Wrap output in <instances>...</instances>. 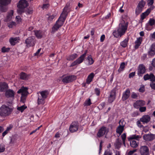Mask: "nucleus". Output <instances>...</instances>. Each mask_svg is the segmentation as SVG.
Listing matches in <instances>:
<instances>
[{"label": "nucleus", "instance_id": "nucleus-24", "mask_svg": "<svg viewBox=\"0 0 155 155\" xmlns=\"http://www.w3.org/2000/svg\"><path fill=\"white\" fill-rule=\"evenodd\" d=\"M39 93L41 95L40 97L45 99H46L48 97L49 93V92L47 90L39 91Z\"/></svg>", "mask_w": 155, "mask_h": 155}, {"label": "nucleus", "instance_id": "nucleus-45", "mask_svg": "<svg viewBox=\"0 0 155 155\" xmlns=\"http://www.w3.org/2000/svg\"><path fill=\"white\" fill-rule=\"evenodd\" d=\"M148 23L149 25L151 26H152L155 24V20L153 19H150Z\"/></svg>", "mask_w": 155, "mask_h": 155}, {"label": "nucleus", "instance_id": "nucleus-13", "mask_svg": "<svg viewBox=\"0 0 155 155\" xmlns=\"http://www.w3.org/2000/svg\"><path fill=\"white\" fill-rule=\"evenodd\" d=\"M15 93L12 90L8 89L6 90L5 93V97L8 98H14L15 97Z\"/></svg>", "mask_w": 155, "mask_h": 155}, {"label": "nucleus", "instance_id": "nucleus-10", "mask_svg": "<svg viewBox=\"0 0 155 155\" xmlns=\"http://www.w3.org/2000/svg\"><path fill=\"white\" fill-rule=\"evenodd\" d=\"M149 58L153 57L155 55V43H153L149 48L147 53Z\"/></svg>", "mask_w": 155, "mask_h": 155}, {"label": "nucleus", "instance_id": "nucleus-4", "mask_svg": "<svg viewBox=\"0 0 155 155\" xmlns=\"http://www.w3.org/2000/svg\"><path fill=\"white\" fill-rule=\"evenodd\" d=\"M11 0H0V10L1 12H5L7 11V6L11 2Z\"/></svg>", "mask_w": 155, "mask_h": 155}, {"label": "nucleus", "instance_id": "nucleus-29", "mask_svg": "<svg viewBox=\"0 0 155 155\" xmlns=\"http://www.w3.org/2000/svg\"><path fill=\"white\" fill-rule=\"evenodd\" d=\"M128 41L129 38H126L120 42V45L123 48H125L127 46Z\"/></svg>", "mask_w": 155, "mask_h": 155}, {"label": "nucleus", "instance_id": "nucleus-34", "mask_svg": "<svg viewBox=\"0 0 155 155\" xmlns=\"http://www.w3.org/2000/svg\"><path fill=\"white\" fill-rule=\"evenodd\" d=\"M18 38L17 37L10 38L9 39V42L10 44L12 45H15L16 43L18 41Z\"/></svg>", "mask_w": 155, "mask_h": 155}, {"label": "nucleus", "instance_id": "nucleus-11", "mask_svg": "<svg viewBox=\"0 0 155 155\" xmlns=\"http://www.w3.org/2000/svg\"><path fill=\"white\" fill-rule=\"evenodd\" d=\"M79 127L78 123L77 121L72 122L70 126L69 130L71 132H74L78 130Z\"/></svg>", "mask_w": 155, "mask_h": 155}, {"label": "nucleus", "instance_id": "nucleus-14", "mask_svg": "<svg viewBox=\"0 0 155 155\" xmlns=\"http://www.w3.org/2000/svg\"><path fill=\"white\" fill-rule=\"evenodd\" d=\"M107 131V127L104 126H102L99 129L97 134V136L100 138L105 135Z\"/></svg>", "mask_w": 155, "mask_h": 155}, {"label": "nucleus", "instance_id": "nucleus-54", "mask_svg": "<svg viewBox=\"0 0 155 155\" xmlns=\"http://www.w3.org/2000/svg\"><path fill=\"white\" fill-rule=\"evenodd\" d=\"M13 10H11L10 13H9L7 16V18L8 19L11 18L13 16Z\"/></svg>", "mask_w": 155, "mask_h": 155}, {"label": "nucleus", "instance_id": "nucleus-47", "mask_svg": "<svg viewBox=\"0 0 155 155\" xmlns=\"http://www.w3.org/2000/svg\"><path fill=\"white\" fill-rule=\"evenodd\" d=\"M94 92L95 94L97 96H99L100 94V90L98 88H96L94 89Z\"/></svg>", "mask_w": 155, "mask_h": 155}, {"label": "nucleus", "instance_id": "nucleus-31", "mask_svg": "<svg viewBox=\"0 0 155 155\" xmlns=\"http://www.w3.org/2000/svg\"><path fill=\"white\" fill-rule=\"evenodd\" d=\"M45 99L41 97L40 95L38 96V98L37 100V104L38 105H43L45 102Z\"/></svg>", "mask_w": 155, "mask_h": 155}, {"label": "nucleus", "instance_id": "nucleus-51", "mask_svg": "<svg viewBox=\"0 0 155 155\" xmlns=\"http://www.w3.org/2000/svg\"><path fill=\"white\" fill-rule=\"evenodd\" d=\"M24 8H18V9L17 10L18 13L21 15L22 13L24 12Z\"/></svg>", "mask_w": 155, "mask_h": 155}, {"label": "nucleus", "instance_id": "nucleus-21", "mask_svg": "<svg viewBox=\"0 0 155 155\" xmlns=\"http://www.w3.org/2000/svg\"><path fill=\"white\" fill-rule=\"evenodd\" d=\"M30 74H27L23 72H21L19 74L20 79L24 80H28L30 78Z\"/></svg>", "mask_w": 155, "mask_h": 155}, {"label": "nucleus", "instance_id": "nucleus-36", "mask_svg": "<svg viewBox=\"0 0 155 155\" xmlns=\"http://www.w3.org/2000/svg\"><path fill=\"white\" fill-rule=\"evenodd\" d=\"M114 144L116 148L119 149L122 143L121 141H120L119 139H117Z\"/></svg>", "mask_w": 155, "mask_h": 155}, {"label": "nucleus", "instance_id": "nucleus-33", "mask_svg": "<svg viewBox=\"0 0 155 155\" xmlns=\"http://www.w3.org/2000/svg\"><path fill=\"white\" fill-rule=\"evenodd\" d=\"M87 60L88 64L87 65H89L93 64L94 62V61L92 58L91 55H89L87 58Z\"/></svg>", "mask_w": 155, "mask_h": 155}, {"label": "nucleus", "instance_id": "nucleus-52", "mask_svg": "<svg viewBox=\"0 0 155 155\" xmlns=\"http://www.w3.org/2000/svg\"><path fill=\"white\" fill-rule=\"evenodd\" d=\"M139 111L141 112H145L146 110V107L142 106L139 108Z\"/></svg>", "mask_w": 155, "mask_h": 155}, {"label": "nucleus", "instance_id": "nucleus-42", "mask_svg": "<svg viewBox=\"0 0 155 155\" xmlns=\"http://www.w3.org/2000/svg\"><path fill=\"white\" fill-rule=\"evenodd\" d=\"M27 108V107L25 105H23L21 107H18L17 109L19 111L22 112L24 110Z\"/></svg>", "mask_w": 155, "mask_h": 155}, {"label": "nucleus", "instance_id": "nucleus-35", "mask_svg": "<svg viewBox=\"0 0 155 155\" xmlns=\"http://www.w3.org/2000/svg\"><path fill=\"white\" fill-rule=\"evenodd\" d=\"M13 127V126L12 125H10L8 127H7L6 130L2 134V136L3 137H4L8 133V132L11 130Z\"/></svg>", "mask_w": 155, "mask_h": 155}, {"label": "nucleus", "instance_id": "nucleus-16", "mask_svg": "<svg viewBox=\"0 0 155 155\" xmlns=\"http://www.w3.org/2000/svg\"><path fill=\"white\" fill-rule=\"evenodd\" d=\"M28 90V87L23 86L18 91L17 93L18 94L21 93L22 96H27L29 94Z\"/></svg>", "mask_w": 155, "mask_h": 155}, {"label": "nucleus", "instance_id": "nucleus-9", "mask_svg": "<svg viewBox=\"0 0 155 155\" xmlns=\"http://www.w3.org/2000/svg\"><path fill=\"white\" fill-rule=\"evenodd\" d=\"M146 68L144 65L141 64L139 65L137 71V75L139 77H142L146 72Z\"/></svg>", "mask_w": 155, "mask_h": 155}, {"label": "nucleus", "instance_id": "nucleus-12", "mask_svg": "<svg viewBox=\"0 0 155 155\" xmlns=\"http://www.w3.org/2000/svg\"><path fill=\"white\" fill-rule=\"evenodd\" d=\"M145 102L144 101L138 100L136 101L134 104V107L137 109L145 105Z\"/></svg>", "mask_w": 155, "mask_h": 155}, {"label": "nucleus", "instance_id": "nucleus-64", "mask_svg": "<svg viewBox=\"0 0 155 155\" xmlns=\"http://www.w3.org/2000/svg\"><path fill=\"white\" fill-rule=\"evenodd\" d=\"M105 38V35H102L101 37L100 41L101 42L104 41Z\"/></svg>", "mask_w": 155, "mask_h": 155}, {"label": "nucleus", "instance_id": "nucleus-7", "mask_svg": "<svg viewBox=\"0 0 155 155\" xmlns=\"http://www.w3.org/2000/svg\"><path fill=\"white\" fill-rule=\"evenodd\" d=\"M117 89L116 87H114L110 92V94L108 97V101L109 103H112L115 100L116 96V92Z\"/></svg>", "mask_w": 155, "mask_h": 155}, {"label": "nucleus", "instance_id": "nucleus-53", "mask_svg": "<svg viewBox=\"0 0 155 155\" xmlns=\"http://www.w3.org/2000/svg\"><path fill=\"white\" fill-rule=\"evenodd\" d=\"M55 16V15H53L49 16L48 17V21L49 23L50 22H51V21L53 20V19L54 18Z\"/></svg>", "mask_w": 155, "mask_h": 155}, {"label": "nucleus", "instance_id": "nucleus-32", "mask_svg": "<svg viewBox=\"0 0 155 155\" xmlns=\"http://www.w3.org/2000/svg\"><path fill=\"white\" fill-rule=\"evenodd\" d=\"M124 126H121L120 124L117 128L116 132L117 133L120 135L123 132L124 130Z\"/></svg>", "mask_w": 155, "mask_h": 155}, {"label": "nucleus", "instance_id": "nucleus-43", "mask_svg": "<svg viewBox=\"0 0 155 155\" xmlns=\"http://www.w3.org/2000/svg\"><path fill=\"white\" fill-rule=\"evenodd\" d=\"M139 95L138 93L136 94L134 92H132L131 93V97L133 99H137Z\"/></svg>", "mask_w": 155, "mask_h": 155}, {"label": "nucleus", "instance_id": "nucleus-37", "mask_svg": "<svg viewBox=\"0 0 155 155\" xmlns=\"http://www.w3.org/2000/svg\"><path fill=\"white\" fill-rule=\"evenodd\" d=\"M141 138L140 136L137 135H133L129 137L128 138V140H133V139H136L137 140H138V139Z\"/></svg>", "mask_w": 155, "mask_h": 155}, {"label": "nucleus", "instance_id": "nucleus-18", "mask_svg": "<svg viewBox=\"0 0 155 155\" xmlns=\"http://www.w3.org/2000/svg\"><path fill=\"white\" fill-rule=\"evenodd\" d=\"M130 91L129 89H127L122 94V100L123 101H125L130 96Z\"/></svg>", "mask_w": 155, "mask_h": 155}, {"label": "nucleus", "instance_id": "nucleus-55", "mask_svg": "<svg viewBox=\"0 0 155 155\" xmlns=\"http://www.w3.org/2000/svg\"><path fill=\"white\" fill-rule=\"evenodd\" d=\"M121 137L122 140L123 142H124V140H126V134L124 133L121 136Z\"/></svg>", "mask_w": 155, "mask_h": 155}, {"label": "nucleus", "instance_id": "nucleus-1", "mask_svg": "<svg viewBox=\"0 0 155 155\" xmlns=\"http://www.w3.org/2000/svg\"><path fill=\"white\" fill-rule=\"evenodd\" d=\"M128 25V22L121 23L119 24V26L117 30L114 31L113 34L114 36L116 38L121 37L123 35L127 29Z\"/></svg>", "mask_w": 155, "mask_h": 155}, {"label": "nucleus", "instance_id": "nucleus-46", "mask_svg": "<svg viewBox=\"0 0 155 155\" xmlns=\"http://www.w3.org/2000/svg\"><path fill=\"white\" fill-rule=\"evenodd\" d=\"M5 146L3 144H0V153L3 152L5 151Z\"/></svg>", "mask_w": 155, "mask_h": 155}, {"label": "nucleus", "instance_id": "nucleus-28", "mask_svg": "<svg viewBox=\"0 0 155 155\" xmlns=\"http://www.w3.org/2000/svg\"><path fill=\"white\" fill-rule=\"evenodd\" d=\"M36 37L38 39H41L42 38L43 33L40 30H35L34 31Z\"/></svg>", "mask_w": 155, "mask_h": 155}, {"label": "nucleus", "instance_id": "nucleus-61", "mask_svg": "<svg viewBox=\"0 0 155 155\" xmlns=\"http://www.w3.org/2000/svg\"><path fill=\"white\" fill-rule=\"evenodd\" d=\"M137 151L136 149H134L132 150H130L128 153V155H132L133 154L134 152Z\"/></svg>", "mask_w": 155, "mask_h": 155}, {"label": "nucleus", "instance_id": "nucleus-30", "mask_svg": "<svg viewBox=\"0 0 155 155\" xmlns=\"http://www.w3.org/2000/svg\"><path fill=\"white\" fill-rule=\"evenodd\" d=\"M78 54L76 53L69 55L66 58L67 60L70 61H73L78 57Z\"/></svg>", "mask_w": 155, "mask_h": 155}, {"label": "nucleus", "instance_id": "nucleus-3", "mask_svg": "<svg viewBox=\"0 0 155 155\" xmlns=\"http://www.w3.org/2000/svg\"><path fill=\"white\" fill-rule=\"evenodd\" d=\"M87 52V50H86L85 51L84 53L83 54L81 55L76 60L74 61L71 63L70 66L74 67L75 65H78L82 63L84 59Z\"/></svg>", "mask_w": 155, "mask_h": 155}, {"label": "nucleus", "instance_id": "nucleus-19", "mask_svg": "<svg viewBox=\"0 0 155 155\" xmlns=\"http://www.w3.org/2000/svg\"><path fill=\"white\" fill-rule=\"evenodd\" d=\"M144 140L147 141H150L153 140L155 138V135L153 134H145L143 136Z\"/></svg>", "mask_w": 155, "mask_h": 155}, {"label": "nucleus", "instance_id": "nucleus-2", "mask_svg": "<svg viewBox=\"0 0 155 155\" xmlns=\"http://www.w3.org/2000/svg\"><path fill=\"white\" fill-rule=\"evenodd\" d=\"M11 109L5 105H2L0 108V115L4 117L8 116L11 113Z\"/></svg>", "mask_w": 155, "mask_h": 155}, {"label": "nucleus", "instance_id": "nucleus-20", "mask_svg": "<svg viewBox=\"0 0 155 155\" xmlns=\"http://www.w3.org/2000/svg\"><path fill=\"white\" fill-rule=\"evenodd\" d=\"M150 116L148 115H145L140 119V121L143 124H147L150 121Z\"/></svg>", "mask_w": 155, "mask_h": 155}, {"label": "nucleus", "instance_id": "nucleus-39", "mask_svg": "<svg viewBox=\"0 0 155 155\" xmlns=\"http://www.w3.org/2000/svg\"><path fill=\"white\" fill-rule=\"evenodd\" d=\"M60 28L56 24L54 25L52 28L51 32L54 33L56 31H58V29Z\"/></svg>", "mask_w": 155, "mask_h": 155}, {"label": "nucleus", "instance_id": "nucleus-60", "mask_svg": "<svg viewBox=\"0 0 155 155\" xmlns=\"http://www.w3.org/2000/svg\"><path fill=\"white\" fill-rule=\"evenodd\" d=\"M104 155H112V153L109 150H106L105 151Z\"/></svg>", "mask_w": 155, "mask_h": 155}, {"label": "nucleus", "instance_id": "nucleus-41", "mask_svg": "<svg viewBox=\"0 0 155 155\" xmlns=\"http://www.w3.org/2000/svg\"><path fill=\"white\" fill-rule=\"evenodd\" d=\"M92 104V103L91 101V99L89 98L87 100H86L84 102V105L85 106H90L91 104Z\"/></svg>", "mask_w": 155, "mask_h": 155}, {"label": "nucleus", "instance_id": "nucleus-27", "mask_svg": "<svg viewBox=\"0 0 155 155\" xmlns=\"http://www.w3.org/2000/svg\"><path fill=\"white\" fill-rule=\"evenodd\" d=\"M94 76L93 73H91L87 77L86 79V83L87 84H89L92 81Z\"/></svg>", "mask_w": 155, "mask_h": 155}, {"label": "nucleus", "instance_id": "nucleus-44", "mask_svg": "<svg viewBox=\"0 0 155 155\" xmlns=\"http://www.w3.org/2000/svg\"><path fill=\"white\" fill-rule=\"evenodd\" d=\"M10 49L9 48H6L5 47H3L2 48V52L3 53L7 52L9 51Z\"/></svg>", "mask_w": 155, "mask_h": 155}, {"label": "nucleus", "instance_id": "nucleus-8", "mask_svg": "<svg viewBox=\"0 0 155 155\" xmlns=\"http://www.w3.org/2000/svg\"><path fill=\"white\" fill-rule=\"evenodd\" d=\"M35 40L34 37H30L26 39L25 41V43L28 47L33 46L35 45Z\"/></svg>", "mask_w": 155, "mask_h": 155}, {"label": "nucleus", "instance_id": "nucleus-26", "mask_svg": "<svg viewBox=\"0 0 155 155\" xmlns=\"http://www.w3.org/2000/svg\"><path fill=\"white\" fill-rule=\"evenodd\" d=\"M130 146L133 148H136L138 146L139 142H137L136 141L134 140H130Z\"/></svg>", "mask_w": 155, "mask_h": 155}, {"label": "nucleus", "instance_id": "nucleus-6", "mask_svg": "<svg viewBox=\"0 0 155 155\" xmlns=\"http://www.w3.org/2000/svg\"><path fill=\"white\" fill-rule=\"evenodd\" d=\"M76 78V76L74 75H67L62 79V81L64 83L67 84L73 82Z\"/></svg>", "mask_w": 155, "mask_h": 155}, {"label": "nucleus", "instance_id": "nucleus-48", "mask_svg": "<svg viewBox=\"0 0 155 155\" xmlns=\"http://www.w3.org/2000/svg\"><path fill=\"white\" fill-rule=\"evenodd\" d=\"M64 22L62 21H59V20H57L56 23V24H57L58 27L60 28L63 24Z\"/></svg>", "mask_w": 155, "mask_h": 155}, {"label": "nucleus", "instance_id": "nucleus-50", "mask_svg": "<svg viewBox=\"0 0 155 155\" xmlns=\"http://www.w3.org/2000/svg\"><path fill=\"white\" fill-rule=\"evenodd\" d=\"M150 86L152 89L155 90V80L153 81H151Z\"/></svg>", "mask_w": 155, "mask_h": 155}, {"label": "nucleus", "instance_id": "nucleus-15", "mask_svg": "<svg viewBox=\"0 0 155 155\" xmlns=\"http://www.w3.org/2000/svg\"><path fill=\"white\" fill-rule=\"evenodd\" d=\"M140 151L141 155H148L149 153V148L146 146L141 147Z\"/></svg>", "mask_w": 155, "mask_h": 155}, {"label": "nucleus", "instance_id": "nucleus-40", "mask_svg": "<svg viewBox=\"0 0 155 155\" xmlns=\"http://www.w3.org/2000/svg\"><path fill=\"white\" fill-rule=\"evenodd\" d=\"M125 64L124 62L121 63L120 64V68L118 70V71L119 72H120L124 70L125 68Z\"/></svg>", "mask_w": 155, "mask_h": 155}, {"label": "nucleus", "instance_id": "nucleus-25", "mask_svg": "<svg viewBox=\"0 0 155 155\" xmlns=\"http://www.w3.org/2000/svg\"><path fill=\"white\" fill-rule=\"evenodd\" d=\"M143 38L142 37H140L137 38V40L135 41V45L134 48L135 49H138L141 44Z\"/></svg>", "mask_w": 155, "mask_h": 155}, {"label": "nucleus", "instance_id": "nucleus-63", "mask_svg": "<svg viewBox=\"0 0 155 155\" xmlns=\"http://www.w3.org/2000/svg\"><path fill=\"white\" fill-rule=\"evenodd\" d=\"M26 96H22L21 95V102L24 103L25 101Z\"/></svg>", "mask_w": 155, "mask_h": 155}, {"label": "nucleus", "instance_id": "nucleus-49", "mask_svg": "<svg viewBox=\"0 0 155 155\" xmlns=\"http://www.w3.org/2000/svg\"><path fill=\"white\" fill-rule=\"evenodd\" d=\"M155 6L153 5H150V7L148 8L146 11L148 12V13L150 14V13L151 11L153 10Z\"/></svg>", "mask_w": 155, "mask_h": 155}, {"label": "nucleus", "instance_id": "nucleus-22", "mask_svg": "<svg viewBox=\"0 0 155 155\" xmlns=\"http://www.w3.org/2000/svg\"><path fill=\"white\" fill-rule=\"evenodd\" d=\"M27 2L26 0H21L19 1L17 7L18 8H25L27 6Z\"/></svg>", "mask_w": 155, "mask_h": 155}, {"label": "nucleus", "instance_id": "nucleus-56", "mask_svg": "<svg viewBox=\"0 0 155 155\" xmlns=\"http://www.w3.org/2000/svg\"><path fill=\"white\" fill-rule=\"evenodd\" d=\"M135 72H133L130 73L129 75V78H133L135 76Z\"/></svg>", "mask_w": 155, "mask_h": 155}, {"label": "nucleus", "instance_id": "nucleus-38", "mask_svg": "<svg viewBox=\"0 0 155 155\" xmlns=\"http://www.w3.org/2000/svg\"><path fill=\"white\" fill-rule=\"evenodd\" d=\"M149 14L148 12L146 11L145 12L143 13L140 15V20H143Z\"/></svg>", "mask_w": 155, "mask_h": 155}, {"label": "nucleus", "instance_id": "nucleus-57", "mask_svg": "<svg viewBox=\"0 0 155 155\" xmlns=\"http://www.w3.org/2000/svg\"><path fill=\"white\" fill-rule=\"evenodd\" d=\"M15 23L14 22H12L11 23L8 25V27L9 28H12L13 26H15Z\"/></svg>", "mask_w": 155, "mask_h": 155}, {"label": "nucleus", "instance_id": "nucleus-59", "mask_svg": "<svg viewBox=\"0 0 155 155\" xmlns=\"http://www.w3.org/2000/svg\"><path fill=\"white\" fill-rule=\"evenodd\" d=\"M140 92L143 93L145 91V87L144 86L140 87L139 89Z\"/></svg>", "mask_w": 155, "mask_h": 155}, {"label": "nucleus", "instance_id": "nucleus-23", "mask_svg": "<svg viewBox=\"0 0 155 155\" xmlns=\"http://www.w3.org/2000/svg\"><path fill=\"white\" fill-rule=\"evenodd\" d=\"M8 84L5 82H0V91H5L8 88Z\"/></svg>", "mask_w": 155, "mask_h": 155}, {"label": "nucleus", "instance_id": "nucleus-17", "mask_svg": "<svg viewBox=\"0 0 155 155\" xmlns=\"http://www.w3.org/2000/svg\"><path fill=\"white\" fill-rule=\"evenodd\" d=\"M143 79L145 81L150 80L151 82L155 80V76L152 73H150V74H147L143 76Z\"/></svg>", "mask_w": 155, "mask_h": 155}, {"label": "nucleus", "instance_id": "nucleus-62", "mask_svg": "<svg viewBox=\"0 0 155 155\" xmlns=\"http://www.w3.org/2000/svg\"><path fill=\"white\" fill-rule=\"evenodd\" d=\"M139 115V113L138 111H135L132 114V116L133 117H135Z\"/></svg>", "mask_w": 155, "mask_h": 155}, {"label": "nucleus", "instance_id": "nucleus-58", "mask_svg": "<svg viewBox=\"0 0 155 155\" xmlns=\"http://www.w3.org/2000/svg\"><path fill=\"white\" fill-rule=\"evenodd\" d=\"M154 3L153 0H148L147 1V5L149 6L153 5Z\"/></svg>", "mask_w": 155, "mask_h": 155}, {"label": "nucleus", "instance_id": "nucleus-5", "mask_svg": "<svg viewBox=\"0 0 155 155\" xmlns=\"http://www.w3.org/2000/svg\"><path fill=\"white\" fill-rule=\"evenodd\" d=\"M145 4V2L143 0L140 2L135 9V14L136 16L138 15L142 12Z\"/></svg>", "mask_w": 155, "mask_h": 155}]
</instances>
